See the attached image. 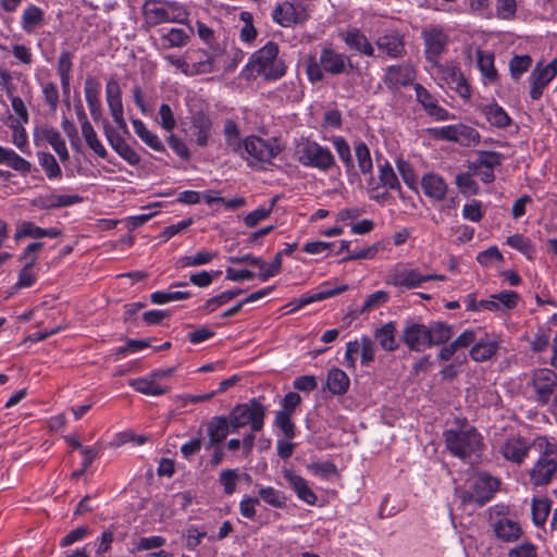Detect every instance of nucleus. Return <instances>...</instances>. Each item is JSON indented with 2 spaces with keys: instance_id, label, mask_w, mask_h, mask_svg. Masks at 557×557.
Listing matches in <instances>:
<instances>
[{
  "instance_id": "1",
  "label": "nucleus",
  "mask_w": 557,
  "mask_h": 557,
  "mask_svg": "<svg viewBox=\"0 0 557 557\" xmlns=\"http://www.w3.org/2000/svg\"><path fill=\"white\" fill-rule=\"evenodd\" d=\"M277 54L278 46L273 41L267 42L250 57L243 70V75L246 78L262 75L268 81L281 78L285 74L286 67Z\"/></svg>"
},
{
  "instance_id": "2",
  "label": "nucleus",
  "mask_w": 557,
  "mask_h": 557,
  "mask_svg": "<svg viewBox=\"0 0 557 557\" xmlns=\"http://www.w3.org/2000/svg\"><path fill=\"white\" fill-rule=\"evenodd\" d=\"M355 69L348 55L337 52L333 48H323L318 61L310 57L306 64V73L311 83L321 82L324 78V73L337 76L348 74Z\"/></svg>"
},
{
  "instance_id": "3",
  "label": "nucleus",
  "mask_w": 557,
  "mask_h": 557,
  "mask_svg": "<svg viewBox=\"0 0 557 557\" xmlns=\"http://www.w3.org/2000/svg\"><path fill=\"white\" fill-rule=\"evenodd\" d=\"M443 436L447 450L461 460L480 457L484 448L483 437L473 426L465 430H446Z\"/></svg>"
},
{
  "instance_id": "4",
  "label": "nucleus",
  "mask_w": 557,
  "mask_h": 557,
  "mask_svg": "<svg viewBox=\"0 0 557 557\" xmlns=\"http://www.w3.org/2000/svg\"><path fill=\"white\" fill-rule=\"evenodd\" d=\"M265 417L264 406L257 399H250L248 403L236 405L228 413L227 419L231 423L232 433L250 425L252 432H259L263 429Z\"/></svg>"
},
{
  "instance_id": "5",
  "label": "nucleus",
  "mask_w": 557,
  "mask_h": 557,
  "mask_svg": "<svg viewBox=\"0 0 557 557\" xmlns=\"http://www.w3.org/2000/svg\"><path fill=\"white\" fill-rule=\"evenodd\" d=\"M278 145L270 140H265L259 136H248L244 139L243 159L248 162V165L255 164H270L272 159L280 153Z\"/></svg>"
},
{
  "instance_id": "6",
  "label": "nucleus",
  "mask_w": 557,
  "mask_h": 557,
  "mask_svg": "<svg viewBox=\"0 0 557 557\" xmlns=\"http://www.w3.org/2000/svg\"><path fill=\"white\" fill-rule=\"evenodd\" d=\"M424 57L431 65H437L441 55L446 51L449 38L442 26L430 25L422 29Z\"/></svg>"
},
{
  "instance_id": "7",
  "label": "nucleus",
  "mask_w": 557,
  "mask_h": 557,
  "mask_svg": "<svg viewBox=\"0 0 557 557\" xmlns=\"http://www.w3.org/2000/svg\"><path fill=\"white\" fill-rule=\"evenodd\" d=\"M299 162L306 166L329 171L335 165V159L329 148L315 141L307 140L300 147Z\"/></svg>"
},
{
  "instance_id": "8",
  "label": "nucleus",
  "mask_w": 557,
  "mask_h": 557,
  "mask_svg": "<svg viewBox=\"0 0 557 557\" xmlns=\"http://www.w3.org/2000/svg\"><path fill=\"white\" fill-rule=\"evenodd\" d=\"M531 385L540 405H547L557 387V373L547 368L535 369L531 374Z\"/></svg>"
},
{
  "instance_id": "9",
  "label": "nucleus",
  "mask_w": 557,
  "mask_h": 557,
  "mask_svg": "<svg viewBox=\"0 0 557 557\" xmlns=\"http://www.w3.org/2000/svg\"><path fill=\"white\" fill-rule=\"evenodd\" d=\"M428 325L407 320L403 330L401 341L413 351H423L430 347Z\"/></svg>"
},
{
  "instance_id": "10",
  "label": "nucleus",
  "mask_w": 557,
  "mask_h": 557,
  "mask_svg": "<svg viewBox=\"0 0 557 557\" xmlns=\"http://www.w3.org/2000/svg\"><path fill=\"white\" fill-rule=\"evenodd\" d=\"M469 483L470 488L474 492L476 497V505L479 506H483L490 502L500 485L499 479L491 475L487 472H479L472 480L469 481Z\"/></svg>"
},
{
  "instance_id": "11",
  "label": "nucleus",
  "mask_w": 557,
  "mask_h": 557,
  "mask_svg": "<svg viewBox=\"0 0 557 557\" xmlns=\"http://www.w3.org/2000/svg\"><path fill=\"white\" fill-rule=\"evenodd\" d=\"M414 79L416 71L408 63L387 66L383 76V83L391 90L411 85Z\"/></svg>"
},
{
  "instance_id": "12",
  "label": "nucleus",
  "mask_w": 557,
  "mask_h": 557,
  "mask_svg": "<svg viewBox=\"0 0 557 557\" xmlns=\"http://www.w3.org/2000/svg\"><path fill=\"white\" fill-rule=\"evenodd\" d=\"M434 66L437 67V71L441 74V78L449 86V88L454 89L462 98L470 97V86L456 65H443L437 61V65Z\"/></svg>"
},
{
  "instance_id": "13",
  "label": "nucleus",
  "mask_w": 557,
  "mask_h": 557,
  "mask_svg": "<svg viewBox=\"0 0 557 557\" xmlns=\"http://www.w3.org/2000/svg\"><path fill=\"white\" fill-rule=\"evenodd\" d=\"M222 53L223 49L219 44L211 45L208 51H190L188 53V58L190 60H194V63L190 69V74L211 73L213 71V62L215 58L220 57Z\"/></svg>"
},
{
  "instance_id": "14",
  "label": "nucleus",
  "mask_w": 557,
  "mask_h": 557,
  "mask_svg": "<svg viewBox=\"0 0 557 557\" xmlns=\"http://www.w3.org/2000/svg\"><path fill=\"white\" fill-rule=\"evenodd\" d=\"M557 473V460L539 458L530 470V482L534 486H545L549 484Z\"/></svg>"
},
{
  "instance_id": "15",
  "label": "nucleus",
  "mask_w": 557,
  "mask_h": 557,
  "mask_svg": "<svg viewBox=\"0 0 557 557\" xmlns=\"http://www.w3.org/2000/svg\"><path fill=\"white\" fill-rule=\"evenodd\" d=\"M375 45L377 49L392 59L403 58L406 54L404 36L398 32H392L380 36Z\"/></svg>"
},
{
  "instance_id": "16",
  "label": "nucleus",
  "mask_w": 557,
  "mask_h": 557,
  "mask_svg": "<svg viewBox=\"0 0 557 557\" xmlns=\"http://www.w3.org/2000/svg\"><path fill=\"white\" fill-rule=\"evenodd\" d=\"M190 123L196 144L199 147L208 146L212 132V121L209 114L202 110L196 111L190 117Z\"/></svg>"
},
{
  "instance_id": "17",
  "label": "nucleus",
  "mask_w": 557,
  "mask_h": 557,
  "mask_svg": "<svg viewBox=\"0 0 557 557\" xmlns=\"http://www.w3.org/2000/svg\"><path fill=\"white\" fill-rule=\"evenodd\" d=\"M230 432H232V429L227 417L215 416L211 418L207 423L209 442L206 448L209 449L211 446L221 445Z\"/></svg>"
},
{
  "instance_id": "18",
  "label": "nucleus",
  "mask_w": 557,
  "mask_h": 557,
  "mask_svg": "<svg viewBox=\"0 0 557 557\" xmlns=\"http://www.w3.org/2000/svg\"><path fill=\"white\" fill-rule=\"evenodd\" d=\"M416 97L423 109L434 116L436 120L445 121L449 119V113L446 109L438 106L436 98L429 92L422 85L414 86Z\"/></svg>"
},
{
  "instance_id": "19",
  "label": "nucleus",
  "mask_w": 557,
  "mask_h": 557,
  "mask_svg": "<svg viewBox=\"0 0 557 557\" xmlns=\"http://www.w3.org/2000/svg\"><path fill=\"white\" fill-rule=\"evenodd\" d=\"M530 446L522 437L507 438L500 447V453L506 460L520 465L528 456Z\"/></svg>"
},
{
  "instance_id": "20",
  "label": "nucleus",
  "mask_w": 557,
  "mask_h": 557,
  "mask_svg": "<svg viewBox=\"0 0 557 557\" xmlns=\"http://www.w3.org/2000/svg\"><path fill=\"white\" fill-rule=\"evenodd\" d=\"M35 136L41 140L47 141L59 156L62 162L70 159V153L66 149L65 141L61 137L58 129L49 126H42L36 129Z\"/></svg>"
},
{
  "instance_id": "21",
  "label": "nucleus",
  "mask_w": 557,
  "mask_h": 557,
  "mask_svg": "<svg viewBox=\"0 0 557 557\" xmlns=\"http://www.w3.org/2000/svg\"><path fill=\"white\" fill-rule=\"evenodd\" d=\"M145 15L147 21L152 25L169 22H183L186 17V13L184 11L170 10L168 8L156 5L149 8L148 4L145 5Z\"/></svg>"
},
{
  "instance_id": "22",
  "label": "nucleus",
  "mask_w": 557,
  "mask_h": 557,
  "mask_svg": "<svg viewBox=\"0 0 557 557\" xmlns=\"http://www.w3.org/2000/svg\"><path fill=\"white\" fill-rule=\"evenodd\" d=\"M85 98L94 121H99L102 116L100 102V84L94 76L88 75L84 86Z\"/></svg>"
},
{
  "instance_id": "23",
  "label": "nucleus",
  "mask_w": 557,
  "mask_h": 557,
  "mask_svg": "<svg viewBox=\"0 0 557 557\" xmlns=\"http://www.w3.org/2000/svg\"><path fill=\"white\" fill-rule=\"evenodd\" d=\"M342 39L345 45L350 49L358 51L367 57L374 55V48L371 42L368 40L366 35L358 28H351L347 32L343 33Z\"/></svg>"
},
{
  "instance_id": "24",
  "label": "nucleus",
  "mask_w": 557,
  "mask_h": 557,
  "mask_svg": "<svg viewBox=\"0 0 557 557\" xmlns=\"http://www.w3.org/2000/svg\"><path fill=\"white\" fill-rule=\"evenodd\" d=\"M387 283L408 289L420 287L423 283L422 274L417 269L395 270L387 277Z\"/></svg>"
},
{
  "instance_id": "25",
  "label": "nucleus",
  "mask_w": 557,
  "mask_h": 557,
  "mask_svg": "<svg viewBox=\"0 0 557 557\" xmlns=\"http://www.w3.org/2000/svg\"><path fill=\"white\" fill-rule=\"evenodd\" d=\"M284 479L295 491L298 498L308 505H314L318 497L314 492L309 487L308 482L300 475L290 470L284 471Z\"/></svg>"
},
{
  "instance_id": "26",
  "label": "nucleus",
  "mask_w": 557,
  "mask_h": 557,
  "mask_svg": "<svg viewBox=\"0 0 557 557\" xmlns=\"http://www.w3.org/2000/svg\"><path fill=\"white\" fill-rule=\"evenodd\" d=\"M493 531L498 540L504 542H515L521 534L520 524L509 518H500L493 524Z\"/></svg>"
},
{
  "instance_id": "27",
  "label": "nucleus",
  "mask_w": 557,
  "mask_h": 557,
  "mask_svg": "<svg viewBox=\"0 0 557 557\" xmlns=\"http://www.w3.org/2000/svg\"><path fill=\"white\" fill-rule=\"evenodd\" d=\"M45 25V12L41 8L29 4L22 13L21 26L26 34H34Z\"/></svg>"
},
{
  "instance_id": "28",
  "label": "nucleus",
  "mask_w": 557,
  "mask_h": 557,
  "mask_svg": "<svg viewBox=\"0 0 557 557\" xmlns=\"http://www.w3.org/2000/svg\"><path fill=\"white\" fill-rule=\"evenodd\" d=\"M421 187L424 194L435 200H443L447 193V184L437 174L428 173L422 177Z\"/></svg>"
},
{
  "instance_id": "29",
  "label": "nucleus",
  "mask_w": 557,
  "mask_h": 557,
  "mask_svg": "<svg viewBox=\"0 0 557 557\" xmlns=\"http://www.w3.org/2000/svg\"><path fill=\"white\" fill-rule=\"evenodd\" d=\"M272 16L276 23L284 27L292 26L293 24H297L301 21L300 12L298 9L290 2H283L278 4Z\"/></svg>"
},
{
  "instance_id": "30",
  "label": "nucleus",
  "mask_w": 557,
  "mask_h": 557,
  "mask_svg": "<svg viewBox=\"0 0 557 557\" xmlns=\"http://www.w3.org/2000/svg\"><path fill=\"white\" fill-rule=\"evenodd\" d=\"M529 79L531 85L530 97L532 100H539L543 95L544 88L549 84L553 77L542 67V64L539 63L531 72Z\"/></svg>"
},
{
  "instance_id": "31",
  "label": "nucleus",
  "mask_w": 557,
  "mask_h": 557,
  "mask_svg": "<svg viewBox=\"0 0 557 557\" xmlns=\"http://www.w3.org/2000/svg\"><path fill=\"white\" fill-rule=\"evenodd\" d=\"M350 380L345 371L338 368H333L329 371L326 376L327 389L337 396H342L347 393L349 388Z\"/></svg>"
},
{
  "instance_id": "32",
  "label": "nucleus",
  "mask_w": 557,
  "mask_h": 557,
  "mask_svg": "<svg viewBox=\"0 0 557 557\" xmlns=\"http://www.w3.org/2000/svg\"><path fill=\"white\" fill-rule=\"evenodd\" d=\"M499 341L480 339L470 349V357L475 362H484L496 355L499 348Z\"/></svg>"
},
{
  "instance_id": "33",
  "label": "nucleus",
  "mask_w": 557,
  "mask_h": 557,
  "mask_svg": "<svg viewBox=\"0 0 557 557\" xmlns=\"http://www.w3.org/2000/svg\"><path fill=\"white\" fill-rule=\"evenodd\" d=\"M0 164H5L13 170L27 174L32 171V163L18 156L14 150L0 146Z\"/></svg>"
},
{
  "instance_id": "34",
  "label": "nucleus",
  "mask_w": 557,
  "mask_h": 557,
  "mask_svg": "<svg viewBox=\"0 0 557 557\" xmlns=\"http://www.w3.org/2000/svg\"><path fill=\"white\" fill-rule=\"evenodd\" d=\"M482 113L491 125L497 128H506L512 122L507 112L496 102L483 106Z\"/></svg>"
},
{
  "instance_id": "35",
  "label": "nucleus",
  "mask_w": 557,
  "mask_h": 557,
  "mask_svg": "<svg viewBox=\"0 0 557 557\" xmlns=\"http://www.w3.org/2000/svg\"><path fill=\"white\" fill-rule=\"evenodd\" d=\"M129 385L138 393L144 395L159 396L168 393L170 388L168 386H161L150 375L145 377L133 379L129 381Z\"/></svg>"
},
{
  "instance_id": "36",
  "label": "nucleus",
  "mask_w": 557,
  "mask_h": 557,
  "mask_svg": "<svg viewBox=\"0 0 557 557\" xmlns=\"http://www.w3.org/2000/svg\"><path fill=\"white\" fill-rule=\"evenodd\" d=\"M136 135L151 149L159 152H165V147L159 136L149 131L145 123L139 119L132 120Z\"/></svg>"
},
{
  "instance_id": "37",
  "label": "nucleus",
  "mask_w": 557,
  "mask_h": 557,
  "mask_svg": "<svg viewBox=\"0 0 557 557\" xmlns=\"http://www.w3.org/2000/svg\"><path fill=\"white\" fill-rule=\"evenodd\" d=\"M396 325L394 322H387L374 332V337L380 346L386 351H395L398 348V343L395 337Z\"/></svg>"
},
{
  "instance_id": "38",
  "label": "nucleus",
  "mask_w": 557,
  "mask_h": 557,
  "mask_svg": "<svg viewBox=\"0 0 557 557\" xmlns=\"http://www.w3.org/2000/svg\"><path fill=\"white\" fill-rule=\"evenodd\" d=\"M428 331L430 333V347L447 343L454 334L453 327L441 321L431 322L428 325Z\"/></svg>"
},
{
  "instance_id": "39",
  "label": "nucleus",
  "mask_w": 557,
  "mask_h": 557,
  "mask_svg": "<svg viewBox=\"0 0 557 557\" xmlns=\"http://www.w3.org/2000/svg\"><path fill=\"white\" fill-rule=\"evenodd\" d=\"M476 57L481 74L490 83H495L498 79V73L494 65V54L488 51L478 50Z\"/></svg>"
},
{
  "instance_id": "40",
  "label": "nucleus",
  "mask_w": 557,
  "mask_h": 557,
  "mask_svg": "<svg viewBox=\"0 0 557 557\" xmlns=\"http://www.w3.org/2000/svg\"><path fill=\"white\" fill-rule=\"evenodd\" d=\"M224 136L227 147L239 156H243L244 141L239 138V129L233 120H226L224 123Z\"/></svg>"
},
{
  "instance_id": "41",
  "label": "nucleus",
  "mask_w": 557,
  "mask_h": 557,
  "mask_svg": "<svg viewBox=\"0 0 557 557\" xmlns=\"http://www.w3.org/2000/svg\"><path fill=\"white\" fill-rule=\"evenodd\" d=\"M480 138L481 136L475 128L465 124L456 125L454 143H457L465 147H471L479 144Z\"/></svg>"
},
{
  "instance_id": "42",
  "label": "nucleus",
  "mask_w": 557,
  "mask_h": 557,
  "mask_svg": "<svg viewBox=\"0 0 557 557\" xmlns=\"http://www.w3.org/2000/svg\"><path fill=\"white\" fill-rule=\"evenodd\" d=\"M37 157L40 166L44 169L49 180L61 177V168L55 158L50 152L39 151Z\"/></svg>"
},
{
  "instance_id": "43",
  "label": "nucleus",
  "mask_w": 557,
  "mask_h": 557,
  "mask_svg": "<svg viewBox=\"0 0 557 557\" xmlns=\"http://www.w3.org/2000/svg\"><path fill=\"white\" fill-rule=\"evenodd\" d=\"M479 158L476 161L472 163L473 170H479L481 168L484 169H495L502 164L503 154L496 151H478Z\"/></svg>"
},
{
  "instance_id": "44",
  "label": "nucleus",
  "mask_w": 557,
  "mask_h": 557,
  "mask_svg": "<svg viewBox=\"0 0 557 557\" xmlns=\"http://www.w3.org/2000/svg\"><path fill=\"white\" fill-rule=\"evenodd\" d=\"M550 511V502L547 498L532 499L531 512L535 525H543Z\"/></svg>"
},
{
  "instance_id": "45",
  "label": "nucleus",
  "mask_w": 557,
  "mask_h": 557,
  "mask_svg": "<svg viewBox=\"0 0 557 557\" xmlns=\"http://www.w3.org/2000/svg\"><path fill=\"white\" fill-rule=\"evenodd\" d=\"M379 180L384 187L401 193L400 183L388 161H385L384 164L379 165Z\"/></svg>"
},
{
  "instance_id": "46",
  "label": "nucleus",
  "mask_w": 557,
  "mask_h": 557,
  "mask_svg": "<svg viewBox=\"0 0 557 557\" xmlns=\"http://www.w3.org/2000/svg\"><path fill=\"white\" fill-rule=\"evenodd\" d=\"M332 141L339 159L345 164L346 171L350 173L354 171L355 164L348 143L344 137L341 136L334 137Z\"/></svg>"
},
{
  "instance_id": "47",
  "label": "nucleus",
  "mask_w": 557,
  "mask_h": 557,
  "mask_svg": "<svg viewBox=\"0 0 557 557\" xmlns=\"http://www.w3.org/2000/svg\"><path fill=\"white\" fill-rule=\"evenodd\" d=\"M355 154L358 168L362 174H370L373 169L372 159L368 146L363 141H359L355 146Z\"/></svg>"
},
{
  "instance_id": "48",
  "label": "nucleus",
  "mask_w": 557,
  "mask_h": 557,
  "mask_svg": "<svg viewBox=\"0 0 557 557\" xmlns=\"http://www.w3.org/2000/svg\"><path fill=\"white\" fill-rule=\"evenodd\" d=\"M243 293H244V290L240 288H233L230 290H225L212 298H209L206 301L203 309L207 311H210V312L214 311L218 307H221V306L230 302L232 299L242 295Z\"/></svg>"
},
{
  "instance_id": "49",
  "label": "nucleus",
  "mask_w": 557,
  "mask_h": 557,
  "mask_svg": "<svg viewBox=\"0 0 557 557\" xmlns=\"http://www.w3.org/2000/svg\"><path fill=\"white\" fill-rule=\"evenodd\" d=\"M532 64V59L528 54L515 55L509 62V70L512 79L518 81Z\"/></svg>"
},
{
  "instance_id": "50",
  "label": "nucleus",
  "mask_w": 557,
  "mask_h": 557,
  "mask_svg": "<svg viewBox=\"0 0 557 557\" xmlns=\"http://www.w3.org/2000/svg\"><path fill=\"white\" fill-rule=\"evenodd\" d=\"M82 135L86 141V145L100 158L106 159L108 156L107 149L98 139L97 134L92 127H85L82 131Z\"/></svg>"
},
{
  "instance_id": "51",
  "label": "nucleus",
  "mask_w": 557,
  "mask_h": 557,
  "mask_svg": "<svg viewBox=\"0 0 557 557\" xmlns=\"http://www.w3.org/2000/svg\"><path fill=\"white\" fill-rule=\"evenodd\" d=\"M45 233V228L37 226L33 222L24 221L21 224H18L16 233L14 234L15 240H21L25 237L30 238H42Z\"/></svg>"
},
{
  "instance_id": "52",
  "label": "nucleus",
  "mask_w": 557,
  "mask_h": 557,
  "mask_svg": "<svg viewBox=\"0 0 557 557\" xmlns=\"http://www.w3.org/2000/svg\"><path fill=\"white\" fill-rule=\"evenodd\" d=\"M191 296L189 292H173V290H166V292H154L150 295V300L152 304L156 305H163L171 301H177L182 299H187Z\"/></svg>"
},
{
  "instance_id": "53",
  "label": "nucleus",
  "mask_w": 557,
  "mask_h": 557,
  "mask_svg": "<svg viewBox=\"0 0 557 557\" xmlns=\"http://www.w3.org/2000/svg\"><path fill=\"white\" fill-rule=\"evenodd\" d=\"M238 479L236 469H225L220 472L219 483L223 486L225 495H232L236 491Z\"/></svg>"
},
{
  "instance_id": "54",
  "label": "nucleus",
  "mask_w": 557,
  "mask_h": 557,
  "mask_svg": "<svg viewBox=\"0 0 557 557\" xmlns=\"http://www.w3.org/2000/svg\"><path fill=\"white\" fill-rule=\"evenodd\" d=\"M274 205L275 199L272 200L271 205L268 208L261 207L248 213L244 218L245 225L247 227H255L261 221L267 220L271 215Z\"/></svg>"
},
{
  "instance_id": "55",
  "label": "nucleus",
  "mask_w": 557,
  "mask_h": 557,
  "mask_svg": "<svg viewBox=\"0 0 557 557\" xmlns=\"http://www.w3.org/2000/svg\"><path fill=\"white\" fill-rule=\"evenodd\" d=\"M506 243L511 247L523 255H525L529 259L532 257V253L534 252V248L530 242L529 238L524 237L521 234H515L509 237H507Z\"/></svg>"
},
{
  "instance_id": "56",
  "label": "nucleus",
  "mask_w": 557,
  "mask_h": 557,
  "mask_svg": "<svg viewBox=\"0 0 557 557\" xmlns=\"http://www.w3.org/2000/svg\"><path fill=\"white\" fill-rule=\"evenodd\" d=\"M274 424L283 432L287 440H293L296 435V428L292 421V416L284 412H276Z\"/></svg>"
},
{
  "instance_id": "57",
  "label": "nucleus",
  "mask_w": 557,
  "mask_h": 557,
  "mask_svg": "<svg viewBox=\"0 0 557 557\" xmlns=\"http://www.w3.org/2000/svg\"><path fill=\"white\" fill-rule=\"evenodd\" d=\"M259 496L267 504L273 507L282 508L285 506V497L282 495L280 491L271 486L260 488Z\"/></svg>"
},
{
  "instance_id": "58",
  "label": "nucleus",
  "mask_w": 557,
  "mask_h": 557,
  "mask_svg": "<svg viewBox=\"0 0 557 557\" xmlns=\"http://www.w3.org/2000/svg\"><path fill=\"white\" fill-rule=\"evenodd\" d=\"M496 15L502 20H512L517 12V0H495Z\"/></svg>"
},
{
  "instance_id": "59",
  "label": "nucleus",
  "mask_w": 557,
  "mask_h": 557,
  "mask_svg": "<svg viewBox=\"0 0 557 557\" xmlns=\"http://www.w3.org/2000/svg\"><path fill=\"white\" fill-rule=\"evenodd\" d=\"M215 253L209 251H199L194 256H185L180 259V263L182 267H199L202 264L209 263Z\"/></svg>"
},
{
  "instance_id": "60",
  "label": "nucleus",
  "mask_w": 557,
  "mask_h": 557,
  "mask_svg": "<svg viewBox=\"0 0 557 557\" xmlns=\"http://www.w3.org/2000/svg\"><path fill=\"white\" fill-rule=\"evenodd\" d=\"M307 468L318 476H321L323 479H329L332 475L337 474V468L332 461H325V462H312L307 466Z\"/></svg>"
},
{
  "instance_id": "61",
  "label": "nucleus",
  "mask_w": 557,
  "mask_h": 557,
  "mask_svg": "<svg viewBox=\"0 0 557 557\" xmlns=\"http://www.w3.org/2000/svg\"><path fill=\"white\" fill-rule=\"evenodd\" d=\"M540 451L539 458L555 459L557 455V445L550 443L546 436L535 438L533 444Z\"/></svg>"
},
{
  "instance_id": "62",
  "label": "nucleus",
  "mask_w": 557,
  "mask_h": 557,
  "mask_svg": "<svg viewBox=\"0 0 557 557\" xmlns=\"http://www.w3.org/2000/svg\"><path fill=\"white\" fill-rule=\"evenodd\" d=\"M166 143L170 148L183 160L190 159V151L186 143L174 134H171L166 138Z\"/></svg>"
},
{
  "instance_id": "63",
  "label": "nucleus",
  "mask_w": 557,
  "mask_h": 557,
  "mask_svg": "<svg viewBox=\"0 0 557 557\" xmlns=\"http://www.w3.org/2000/svg\"><path fill=\"white\" fill-rule=\"evenodd\" d=\"M282 256H283V252H277L274 257V259L272 260V262L270 263V265H267L265 264V268L259 272L258 274V277L262 281V282H265L268 281L270 277L278 274L282 270Z\"/></svg>"
},
{
  "instance_id": "64",
  "label": "nucleus",
  "mask_w": 557,
  "mask_h": 557,
  "mask_svg": "<svg viewBox=\"0 0 557 557\" xmlns=\"http://www.w3.org/2000/svg\"><path fill=\"white\" fill-rule=\"evenodd\" d=\"M44 247V243L34 242L30 243L20 256V261H24L25 265L34 267L37 262V252Z\"/></svg>"
}]
</instances>
